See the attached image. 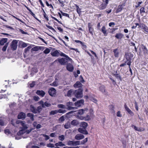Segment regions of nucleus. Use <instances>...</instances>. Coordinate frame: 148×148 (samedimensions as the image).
Returning a JSON list of instances; mask_svg holds the SVG:
<instances>
[{
    "label": "nucleus",
    "mask_w": 148,
    "mask_h": 148,
    "mask_svg": "<svg viewBox=\"0 0 148 148\" xmlns=\"http://www.w3.org/2000/svg\"><path fill=\"white\" fill-rule=\"evenodd\" d=\"M60 56H64L66 57V58H68V59H69V61H71L72 60V59L70 58L69 57L65 55L64 53H62L60 51Z\"/></svg>",
    "instance_id": "nucleus-27"
},
{
    "label": "nucleus",
    "mask_w": 148,
    "mask_h": 148,
    "mask_svg": "<svg viewBox=\"0 0 148 148\" xmlns=\"http://www.w3.org/2000/svg\"><path fill=\"white\" fill-rule=\"evenodd\" d=\"M44 49V47H41L39 46H36L32 49H31V51L32 52L34 51H37L39 50H43Z\"/></svg>",
    "instance_id": "nucleus-7"
},
{
    "label": "nucleus",
    "mask_w": 148,
    "mask_h": 148,
    "mask_svg": "<svg viewBox=\"0 0 148 148\" xmlns=\"http://www.w3.org/2000/svg\"><path fill=\"white\" fill-rule=\"evenodd\" d=\"M69 60V59L66 58H62L58 60L59 62L62 65H65L66 64L68 61Z\"/></svg>",
    "instance_id": "nucleus-5"
},
{
    "label": "nucleus",
    "mask_w": 148,
    "mask_h": 148,
    "mask_svg": "<svg viewBox=\"0 0 148 148\" xmlns=\"http://www.w3.org/2000/svg\"><path fill=\"white\" fill-rule=\"evenodd\" d=\"M114 76L118 79H119L121 81L122 80V78L121 76L119 74L117 73V71H116V73L114 74Z\"/></svg>",
    "instance_id": "nucleus-35"
},
{
    "label": "nucleus",
    "mask_w": 148,
    "mask_h": 148,
    "mask_svg": "<svg viewBox=\"0 0 148 148\" xmlns=\"http://www.w3.org/2000/svg\"><path fill=\"white\" fill-rule=\"evenodd\" d=\"M101 31L105 36H106L107 35L108 33H107V31L104 26L102 27L101 28Z\"/></svg>",
    "instance_id": "nucleus-30"
},
{
    "label": "nucleus",
    "mask_w": 148,
    "mask_h": 148,
    "mask_svg": "<svg viewBox=\"0 0 148 148\" xmlns=\"http://www.w3.org/2000/svg\"><path fill=\"white\" fill-rule=\"evenodd\" d=\"M26 115L25 113L23 112H21L18 114L17 118L18 119H25V118Z\"/></svg>",
    "instance_id": "nucleus-15"
},
{
    "label": "nucleus",
    "mask_w": 148,
    "mask_h": 148,
    "mask_svg": "<svg viewBox=\"0 0 148 148\" xmlns=\"http://www.w3.org/2000/svg\"><path fill=\"white\" fill-rule=\"evenodd\" d=\"M84 136L81 134H78L75 136V139L77 140H80L84 138Z\"/></svg>",
    "instance_id": "nucleus-13"
},
{
    "label": "nucleus",
    "mask_w": 148,
    "mask_h": 148,
    "mask_svg": "<svg viewBox=\"0 0 148 148\" xmlns=\"http://www.w3.org/2000/svg\"><path fill=\"white\" fill-rule=\"evenodd\" d=\"M34 99L35 101H38L40 99L38 96H35L34 97Z\"/></svg>",
    "instance_id": "nucleus-64"
},
{
    "label": "nucleus",
    "mask_w": 148,
    "mask_h": 148,
    "mask_svg": "<svg viewBox=\"0 0 148 148\" xmlns=\"http://www.w3.org/2000/svg\"><path fill=\"white\" fill-rule=\"evenodd\" d=\"M125 6L124 4H122L121 5H119L116 11V13H118L121 12L123 8V7Z\"/></svg>",
    "instance_id": "nucleus-20"
},
{
    "label": "nucleus",
    "mask_w": 148,
    "mask_h": 148,
    "mask_svg": "<svg viewBox=\"0 0 148 148\" xmlns=\"http://www.w3.org/2000/svg\"><path fill=\"white\" fill-rule=\"evenodd\" d=\"M16 105V103L14 102L11 103L9 104V106L10 108H14Z\"/></svg>",
    "instance_id": "nucleus-39"
},
{
    "label": "nucleus",
    "mask_w": 148,
    "mask_h": 148,
    "mask_svg": "<svg viewBox=\"0 0 148 148\" xmlns=\"http://www.w3.org/2000/svg\"><path fill=\"white\" fill-rule=\"evenodd\" d=\"M140 27L143 29L146 33H148V27L143 24H142L140 25Z\"/></svg>",
    "instance_id": "nucleus-10"
},
{
    "label": "nucleus",
    "mask_w": 148,
    "mask_h": 148,
    "mask_svg": "<svg viewBox=\"0 0 148 148\" xmlns=\"http://www.w3.org/2000/svg\"><path fill=\"white\" fill-rule=\"evenodd\" d=\"M8 44H6L3 46V48L2 49V51H6L7 48V47H8Z\"/></svg>",
    "instance_id": "nucleus-54"
},
{
    "label": "nucleus",
    "mask_w": 148,
    "mask_h": 148,
    "mask_svg": "<svg viewBox=\"0 0 148 148\" xmlns=\"http://www.w3.org/2000/svg\"><path fill=\"white\" fill-rule=\"evenodd\" d=\"M70 127V123H66L64 125V127L65 128L67 129H69Z\"/></svg>",
    "instance_id": "nucleus-43"
},
{
    "label": "nucleus",
    "mask_w": 148,
    "mask_h": 148,
    "mask_svg": "<svg viewBox=\"0 0 148 148\" xmlns=\"http://www.w3.org/2000/svg\"><path fill=\"white\" fill-rule=\"evenodd\" d=\"M82 86V84L79 81L77 82L74 85V87L75 88L81 87Z\"/></svg>",
    "instance_id": "nucleus-21"
},
{
    "label": "nucleus",
    "mask_w": 148,
    "mask_h": 148,
    "mask_svg": "<svg viewBox=\"0 0 148 148\" xmlns=\"http://www.w3.org/2000/svg\"><path fill=\"white\" fill-rule=\"evenodd\" d=\"M46 26L48 28H49V29L52 30L54 32H56V31L55 30L54 28H53L52 27H51V26H49V25H46Z\"/></svg>",
    "instance_id": "nucleus-57"
},
{
    "label": "nucleus",
    "mask_w": 148,
    "mask_h": 148,
    "mask_svg": "<svg viewBox=\"0 0 148 148\" xmlns=\"http://www.w3.org/2000/svg\"><path fill=\"white\" fill-rule=\"evenodd\" d=\"M34 115L32 113H28V117H30L31 120L32 121H34Z\"/></svg>",
    "instance_id": "nucleus-41"
},
{
    "label": "nucleus",
    "mask_w": 148,
    "mask_h": 148,
    "mask_svg": "<svg viewBox=\"0 0 148 148\" xmlns=\"http://www.w3.org/2000/svg\"><path fill=\"white\" fill-rule=\"evenodd\" d=\"M64 136L62 135L61 136H58V139L62 141L64 139Z\"/></svg>",
    "instance_id": "nucleus-42"
},
{
    "label": "nucleus",
    "mask_w": 148,
    "mask_h": 148,
    "mask_svg": "<svg viewBox=\"0 0 148 148\" xmlns=\"http://www.w3.org/2000/svg\"><path fill=\"white\" fill-rule=\"evenodd\" d=\"M76 116V118H77L78 119H79L82 120H84V117L82 116H81V115H77Z\"/></svg>",
    "instance_id": "nucleus-38"
},
{
    "label": "nucleus",
    "mask_w": 148,
    "mask_h": 148,
    "mask_svg": "<svg viewBox=\"0 0 148 148\" xmlns=\"http://www.w3.org/2000/svg\"><path fill=\"white\" fill-rule=\"evenodd\" d=\"M124 36V35L122 34L119 33L116 34L115 36V37L118 39H121Z\"/></svg>",
    "instance_id": "nucleus-24"
},
{
    "label": "nucleus",
    "mask_w": 148,
    "mask_h": 148,
    "mask_svg": "<svg viewBox=\"0 0 148 148\" xmlns=\"http://www.w3.org/2000/svg\"><path fill=\"white\" fill-rule=\"evenodd\" d=\"M66 69L69 71L72 72L73 71L74 68L73 66L71 64L69 63L67 64Z\"/></svg>",
    "instance_id": "nucleus-14"
},
{
    "label": "nucleus",
    "mask_w": 148,
    "mask_h": 148,
    "mask_svg": "<svg viewBox=\"0 0 148 148\" xmlns=\"http://www.w3.org/2000/svg\"><path fill=\"white\" fill-rule=\"evenodd\" d=\"M78 131L82 134H87L88 133L86 129L79 128L78 129Z\"/></svg>",
    "instance_id": "nucleus-12"
},
{
    "label": "nucleus",
    "mask_w": 148,
    "mask_h": 148,
    "mask_svg": "<svg viewBox=\"0 0 148 148\" xmlns=\"http://www.w3.org/2000/svg\"><path fill=\"white\" fill-rule=\"evenodd\" d=\"M142 49L143 50V51H144V52H147V49L145 46L143 45L142 47Z\"/></svg>",
    "instance_id": "nucleus-62"
},
{
    "label": "nucleus",
    "mask_w": 148,
    "mask_h": 148,
    "mask_svg": "<svg viewBox=\"0 0 148 148\" xmlns=\"http://www.w3.org/2000/svg\"><path fill=\"white\" fill-rule=\"evenodd\" d=\"M40 135L45 137V140H47L50 139L49 136L45 134H41Z\"/></svg>",
    "instance_id": "nucleus-33"
},
{
    "label": "nucleus",
    "mask_w": 148,
    "mask_h": 148,
    "mask_svg": "<svg viewBox=\"0 0 148 148\" xmlns=\"http://www.w3.org/2000/svg\"><path fill=\"white\" fill-rule=\"evenodd\" d=\"M132 127L134 128V129L136 131H137L139 132H141L144 130V129H143V130H141L140 128H138L136 126L134 125H132Z\"/></svg>",
    "instance_id": "nucleus-28"
},
{
    "label": "nucleus",
    "mask_w": 148,
    "mask_h": 148,
    "mask_svg": "<svg viewBox=\"0 0 148 148\" xmlns=\"http://www.w3.org/2000/svg\"><path fill=\"white\" fill-rule=\"evenodd\" d=\"M109 109L111 111L112 113H114L115 111L114 110V106L112 105H110L109 106Z\"/></svg>",
    "instance_id": "nucleus-37"
},
{
    "label": "nucleus",
    "mask_w": 148,
    "mask_h": 148,
    "mask_svg": "<svg viewBox=\"0 0 148 148\" xmlns=\"http://www.w3.org/2000/svg\"><path fill=\"white\" fill-rule=\"evenodd\" d=\"M58 107L60 108H65V106L63 104H60L58 105Z\"/></svg>",
    "instance_id": "nucleus-55"
},
{
    "label": "nucleus",
    "mask_w": 148,
    "mask_h": 148,
    "mask_svg": "<svg viewBox=\"0 0 148 148\" xmlns=\"http://www.w3.org/2000/svg\"><path fill=\"white\" fill-rule=\"evenodd\" d=\"M56 136V134L55 133H52L50 134V136L52 137H55Z\"/></svg>",
    "instance_id": "nucleus-63"
},
{
    "label": "nucleus",
    "mask_w": 148,
    "mask_h": 148,
    "mask_svg": "<svg viewBox=\"0 0 148 148\" xmlns=\"http://www.w3.org/2000/svg\"><path fill=\"white\" fill-rule=\"evenodd\" d=\"M55 145L53 144L49 143L47 145V146L48 147L53 148L55 147Z\"/></svg>",
    "instance_id": "nucleus-46"
},
{
    "label": "nucleus",
    "mask_w": 148,
    "mask_h": 148,
    "mask_svg": "<svg viewBox=\"0 0 148 148\" xmlns=\"http://www.w3.org/2000/svg\"><path fill=\"white\" fill-rule=\"evenodd\" d=\"M79 124V121L76 119L73 120L71 122V124L72 125L76 126Z\"/></svg>",
    "instance_id": "nucleus-23"
},
{
    "label": "nucleus",
    "mask_w": 148,
    "mask_h": 148,
    "mask_svg": "<svg viewBox=\"0 0 148 148\" xmlns=\"http://www.w3.org/2000/svg\"><path fill=\"white\" fill-rule=\"evenodd\" d=\"M106 5L104 3H102L99 6V8L101 10L105 9L106 7Z\"/></svg>",
    "instance_id": "nucleus-25"
},
{
    "label": "nucleus",
    "mask_w": 148,
    "mask_h": 148,
    "mask_svg": "<svg viewBox=\"0 0 148 148\" xmlns=\"http://www.w3.org/2000/svg\"><path fill=\"white\" fill-rule=\"evenodd\" d=\"M42 107L41 106H38L37 109H36V111L37 113H39L42 110Z\"/></svg>",
    "instance_id": "nucleus-36"
},
{
    "label": "nucleus",
    "mask_w": 148,
    "mask_h": 148,
    "mask_svg": "<svg viewBox=\"0 0 148 148\" xmlns=\"http://www.w3.org/2000/svg\"><path fill=\"white\" fill-rule=\"evenodd\" d=\"M17 124H20L22 126V129L19 130L17 133L18 136H22L23 138H26L28 137V130H27L28 127L24 121L17 120L16 121Z\"/></svg>",
    "instance_id": "nucleus-1"
},
{
    "label": "nucleus",
    "mask_w": 148,
    "mask_h": 148,
    "mask_svg": "<svg viewBox=\"0 0 148 148\" xmlns=\"http://www.w3.org/2000/svg\"><path fill=\"white\" fill-rule=\"evenodd\" d=\"M124 107L125 110L132 116L134 115L133 112L127 107L126 104L124 105Z\"/></svg>",
    "instance_id": "nucleus-19"
},
{
    "label": "nucleus",
    "mask_w": 148,
    "mask_h": 148,
    "mask_svg": "<svg viewBox=\"0 0 148 148\" xmlns=\"http://www.w3.org/2000/svg\"><path fill=\"white\" fill-rule=\"evenodd\" d=\"M30 110L32 112L35 114L37 113V112H36V108L34 107L33 105H30Z\"/></svg>",
    "instance_id": "nucleus-26"
},
{
    "label": "nucleus",
    "mask_w": 148,
    "mask_h": 148,
    "mask_svg": "<svg viewBox=\"0 0 148 148\" xmlns=\"http://www.w3.org/2000/svg\"><path fill=\"white\" fill-rule=\"evenodd\" d=\"M84 100L83 99H81L75 103V105L76 106L80 107L83 104Z\"/></svg>",
    "instance_id": "nucleus-11"
},
{
    "label": "nucleus",
    "mask_w": 148,
    "mask_h": 148,
    "mask_svg": "<svg viewBox=\"0 0 148 148\" xmlns=\"http://www.w3.org/2000/svg\"><path fill=\"white\" fill-rule=\"evenodd\" d=\"M92 24L91 23H88V31L91 34L92 36L93 35V32L94 31L93 28L92 27Z\"/></svg>",
    "instance_id": "nucleus-8"
},
{
    "label": "nucleus",
    "mask_w": 148,
    "mask_h": 148,
    "mask_svg": "<svg viewBox=\"0 0 148 148\" xmlns=\"http://www.w3.org/2000/svg\"><path fill=\"white\" fill-rule=\"evenodd\" d=\"M140 13L141 14H142V13H145V8L144 7H142L140 10Z\"/></svg>",
    "instance_id": "nucleus-51"
},
{
    "label": "nucleus",
    "mask_w": 148,
    "mask_h": 148,
    "mask_svg": "<svg viewBox=\"0 0 148 148\" xmlns=\"http://www.w3.org/2000/svg\"><path fill=\"white\" fill-rule=\"evenodd\" d=\"M56 90L53 88L50 89L48 91L49 95L51 96H53L56 93Z\"/></svg>",
    "instance_id": "nucleus-9"
},
{
    "label": "nucleus",
    "mask_w": 148,
    "mask_h": 148,
    "mask_svg": "<svg viewBox=\"0 0 148 148\" xmlns=\"http://www.w3.org/2000/svg\"><path fill=\"white\" fill-rule=\"evenodd\" d=\"M128 57H129V56L128 55H127L126 56V58L128 60V62L127 63V65H129V71H130V73H131V74L132 75V70L131 69L130 67V65L131 64V59L130 58H128Z\"/></svg>",
    "instance_id": "nucleus-16"
},
{
    "label": "nucleus",
    "mask_w": 148,
    "mask_h": 148,
    "mask_svg": "<svg viewBox=\"0 0 148 148\" xmlns=\"http://www.w3.org/2000/svg\"><path fill=\"white\" fill-rule=\"evenodd\" d=\"M17 41L16 40H14L12 42L11 48L13 50H15L17 49Z\"/></svg>",
    "instance_id": "nucleus-4"
},
{
    "label": "nucleus",
    "mask_w": 148,
    "mask_h": 148,
    "mask_svg": "<svg viewBox=\"0 0 148 148\" xmlns=\"http://www.w3.org/2000/svg\"><path fill=\"white\" fill-rule=\"evenodd\" d=\"M73 90L72 89H71L68 91L67 95L68 97H70L71 96V95L72 94V93L73 92Z\"/></svg>",
    "instance_id": "nucleus-50"
},
{
    "label": "nucleus",
    "mask_w": 148,
    "mask_h": 148,
    "mask_svg": "<svg viewBox=\"0 0 148 148\" xmlns=\"http://www.w3.org/2000/svg\"><path fill=\"white\" fill-rule=\"evenodd\" d=\"M73 103L71 102H68L67 103H66V106L68 107H70L71 106L73 105Z\"/></svg>",
    "instance_id": "nucleus-61"
},
{
    "label": "nucleus",
    "mask_w": 148,
    "mask_h": 148,
    "mask_svg": "<svg viewBox=\"0 0 148 148\" xmlns=\"http://www.w3.org/2000/svg\"><path fill=\"white\" fill-rule=\"evenodd\" d=\"M38 103L39 104L42 106L41 107H42V108H45L44 103L43 101L41 100L38 102Z\"/></svg>",
    "instance_id": "nucleus-52"
},
{
    "label": "nucleus",
    "mask_w": 148,
    "mask_h": 148,
    "mask_svg": "<svg viewBox=\"0 0 148 148\" xmlns=\"http://www.w3.org/2000/svg\"><path fill=\"white\" fill-rule=\"evenodd\" d=\"M80 125L83 128L86 129L88 126V124L86 122H82L81 123Z\"/></svg>",
    "instance_id": "nucleus-29"
},
{
    "label": "nucleus",
    "mask_w": 148,
    "mask_h": 148,
    "mask_svg": "<svg viewBox=\"0 0 148 148\" xmlns=\"http://www.w3.org/2000/svg\"><path fill=\"white\" fill-rule=\"evenodd\" d=\"M60 51L59 50H56L52 52L51 53V55L53 56H60Z\"/></svg>",
    "instance_id": "nucleus-17"
},
{
    "label": "nucleus",
    "mask_w": 148,
    "mask_h": 148,
    "mask_svg": "<svg viewBox=\"0 0 148 148\" xmlns=\"http://www.w3.org/2000/svg\"><path fill=\"white\" fill-rule=\"evenodd\" d=\"M44 105L45 108V106L47 107H50L51 106V104L50 103H48L47 102H45L44 103Z\"/></svg>",
    "instance_id": "nucleus-60"
},
{
    "label": "nucleus",
    "mask_w": 148,
    "mask_h": 148,
    "mask_svg": "<svg viewBox=\"0 0 148 148\" xmlns=\"http://www.w3.org/2000/svg\"><path fill=\"white\" fill-rule=\"evenodd\" d=\"M50 85L51 86H56L58 85V83L57 82L54 81Z\"/></svg>",
    "instance_id": "nucleus-45"
},
{
    "label": "nucleus",
    "mask_w": 148,
    "mask_h": 148,
    "mask_svg": "<svg viewBox=\"0 0 148 148\" xmlns=\"http://www.w3.org/2000/svg\"><path fill=\"white\" fill-rule=\"evenodd\" d=\"M84 113L83 112V109H81L79 110H78V112L77 113L79 115H81L83 114Z\"/></svg>",
    "instance_id": "nucleus-47"
},
{
    "label": "nucleus",
    "mask_w": 148,
    "mask_h": 148,
    "mask_svg": "<svg viewBox=\"0 0 148 148\" xmlns=\"http://www.w3.org/2000/svg\"><path fill=\"white\" fill-rule=\"evenodd\" d=\"M80 144V141L79 140L75 141L70 140L68 142V145L71 146H76Z\"/></svg>",
    "instance_id": "nucleus-3"
},
{
    "label": "nucleus",
    "mask_w": 148,
    "mask_h": 148,
    "mask_svg": "<svg viewBox=\"0 0 148 148\" xmlns=\"http://www.w3.org/2000/svg\"><path fill=\"white\" fill-rule=\"evenodd\" d=\"M113 52L114 54V56L115 57H118L119 55V52L117 49H115L114 50Z\"/></svg>",
    "instance_id": "nucleus-32"
},
{
    "label": "nucleus",
    "mask_w": 148,
    "mask_h": 148,
    "mask_svg": "<svg viewBox=\"0 0 148 148\" xmlns=\"http://www.w3.org/2000/svg\"><path fill=\"white\" fill-rule=\"evenodd\" d=\"M55 145L56 147H62L64 146L65 145L62 142H59L55 144Z\"/></svg>",
    "instance_id": "nucleus-31"
},
{
    "label": "nucleus",
    "mask_w": 148,
    "mask_h": 148,
    "mask_svg": "<svg viewBox=\"0 0 148 148\" xmlns=\"http://www.w3.org/2000/svg\"><path fill=\"white\" fill-rule=\"evenodd\" d=\"M36 93L38 95L41 96L42 97H43L45 94L44 91L43 90H37L36 92Z\"/></svg>",
    "instance_id": "nucleus-18"
},
{
    "label": "nucleus",
    "mask_w": 148,
    "mask_h": 148,
    "mask_svg": "<svg viewBox=\"0 0 148 148\" xmlns=\"http://www.w3.org/2000/svg\"><path fill=\"white\" fill-rule=\"evenodd\" d=\"M89 99L94 102L95 103H96L97 101V100L95 99V98L92 97L91 96H89Z\"/></svg>",
    "instance_id": "nucleus-34"
},
{
    "label": "nucleus",
    "mask_w": 148,
    "mask_h": 148,
    "mask_svg": "<svg viewBox=\"0 0 148 148\" xmlns=\"http://www.w3.org/2000/svg\"><path fill=\"white\" fill-rule=\"evenodd\" d=\"M87 141H88V138H85L83 140H82L81 142V143L80 144H84L85 143H86L87 142Z\"/></svg>",
    "instance_id": "nucleus-53"
},
{
    "label": "nucleus",
    "mask_w": 148,
    "mask_h": 148,
    "mask_svg": "<svg viewBox=\"0 0 148 148\" xmlns=\"http://www.w3.org/2000/svg\"><path fill=\"white\" fill-rule=\"evenodd\" d=\"M76 5V10H77V11L78 13L79 14L81 13V9L78 5Z\"/></svg>",
    "instance_id": "nucleus-48"
},
{
    "label": "nucleus",
    "mask_w": 148,
    "mask_h": 148,
    "mask_svg": "<svg viewBox=\"0 0 148 148\" xmlns=\"http://www.w3.org/2000/svg\"><path fill=\"white\" fill-rule=\"evenodd\" d=\"M85 118L84 120L85 121H88L90 119V116L88 115H87Z\"/></svg>",
    "instance_id": "nucleus-56"
},
{
    "label": "nucleus",
    "mask_w": 148,
    "mask_h": 148,
    "mask_svg": "<svg viewBox=\"0 0 148 148\" xmlns=\"http://www.w3.org/2000/svg\"><path fill=\"white\" fill-rule=\"evenodd\" d=\"M58 113V110H55L51 111L49 113V114L50 115H53Z\"/></svg>",
    "instance_id": "nucleus-40"
},
{
    "label": "nucleus",
    "mask_w": 148,
    "mask_h": 148,
    "mask_svg": "<svg viewBox=\"0 0 148 148\" xmlns=\"http://www.w3.org/2000/svg\"><path fill=\"white\" fill-rule=\"evenodd\" d=\"M82 91L83 90L81 88L75 90L74 92V94L75 96L77 98H80L82 97L83 96Z\"/></svg>",
    "instance_id": "nucleus-2"
},
{
    "label": "nucleus",
    "mask_w": 148,
    "mask_h": 148,
    "mask_svg": "<svg viewBox=\"0 0 148 148\" xmlns=\"http://www.w3.org/2000/svg\"><path fill=\"white\" fill-rule=\"evenodd\" d=\"M35 84V82L34 81H33L32 83H30L29 85L31 88H33Z\"/></svg>",
    "instance_id": "nucleus-58"
},
{
    "label": "nucleus",
    "mask_w": 148,
    "mask_h": 148,
    "mask_svg": "<svg viewBox=\"0 0 148 148\" xmlns=\"http://www.w3.org/2000/svg\"><path fill=\"white\" fill-rule=\"evenodd\" d=\"M99 90L103 93H106V94L107 93V92L106 91L105 86L103 85H101L99 87Z\"/></svg>",
    "instance_id": "nucleus-22"
},
{
    "label": "nucleus",
    "mask_w": 148,
    "mask_h": 148,
    "mask_svg": "<svg viewBox=\"0 0 148 148\" xmlns=\"http://www.w3.org/2000/svg\"><path fill=\"white\" fill-rule=\"evenodd\" d=\"M27 52H28V47H27L25 49V51L23 53V56L25 58L24 59V61L25 62L27 63V60L28 58L27 57L28 56V54L27 53Z\"/></svg>",
    "instance_id": "nucleus-6"
},
{
    "label": "nucleus",
    "mask_w": 148,
    "mask_h": 148,
    "mask_svg": "<svg viewBox=\"0 0 148 148\" xmlns=\"http://www.w3.org/2000/svg\"><path fill=\"white\" fill-rule=\"evenodd\" d=\"M77 108L76 107H73L71 106L69 107H68L67 108V109L69 110H71L73 109L75 110L77 109Z\"/></svg>",
    "instance_id": "nucleus-59"
},
{
    "label": "nucleus",
    "mask_w": 148,
    "mask_h": 148,
    "mask_svg": "<svg viewBox=\"0 0 148 148\" xmlns=\"http://www.w3.org/2000/svg\"><path fill=\"white\" fill-rule=\"evenodd\" d=\"M58 113H64L66 112V110H63L62 109H60L58 110Z\"/></svg>",
    "instance_id": "nucleus-44"
},
{
    "label": "nucleus",
    "mask_w": 148,
    "mask_h": 148,
    "mask_svg": "<svg viewBox=\"0 0 148 148\" xmlns=\"http://www.w3.org/2000/svg\"><path fill=\"white\" fill-rule=\"evenodd\" d=\"M50 50L51 49L47 48L43 52L45 54H48L50 52Z\"/></svg>",
    "instance_id": "nucleus-49"
}]
</instances>
